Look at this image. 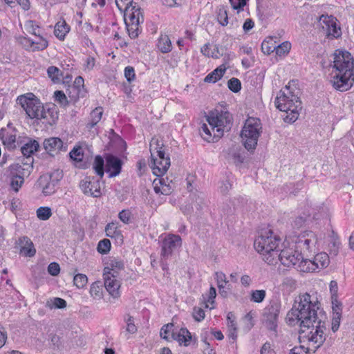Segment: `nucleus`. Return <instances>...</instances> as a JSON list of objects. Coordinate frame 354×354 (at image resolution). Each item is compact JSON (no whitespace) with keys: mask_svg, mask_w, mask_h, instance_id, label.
I'll return each mask as SVG.
<instances>
[{"mask_svg":"<svg viewBox=\"0 0 354 354\" xmlns=\"http://www.w3.org/2000/svg\"><path fill=\"white\" fill-rule=\"evenodd\" d=\"M182 239L179 235L169 234L161 243L160 263L162 270H167V259L172 255L174 251L181 247Z\"/></svg>","mask_w":354,"mask_h":354,"instance_id":"obj_8","label":"nucleus"},{"mask_svg":"<svg viewBox=\"0 0 354 354\" xmlns=\"http://www.w3.org/2000/svg\"><path fill=\"white\" fill-rule=\"evenodd\" d=\"M48 41L43 37H39V41H34L32 50H43L48 47Z\"/></svg>","mask_w":354,"mask_h":354,"instance_id":"obj_54","label":"nucleus"},{"mask_svg":"<svg viewBox=\"0 0 354 354\" xmlns=\"http://www.w3.org/2000/svg\"><path fill=\"white\" fill-rule=\"evenodd\" d=\"M67 92L70 100L74 102L80 97H84L86 94V90H79L72 86L68 87Z\"/></svg>","mask_w":354,"mask_h":354,"instance_id":"obj_37","label":"nucleus"},{"mask_svg":"<svg viewBox=\"0 0 354 354\" xmlns=\"http://www.w3.org/2000/svg\"><path fill=\"white\" fill-rule=\"evenodd\" d=\"M153 189L156 194L169 195L174 189L170 183H167L164 178H157L153 181Z\"/></svg>","mask_w":354,"mask_h":354,"instance_id":"obj_22","label":"nucleus"},{"mask_svg":"<svg viewBox=\"0 0 354 354\" xmlns=\"http://www.w3.org/2000/svg\"><path fill=\"white\" fill-rule=\"evenodd\" d=\"M330 83L333 88L344 92L354 84V59L346 50H336L334 53Z\"/></svg>","mask_w":354,"mask_h":354,"instance_id":"obj_2","label":"nucleus"},{"mask_svg":"<svg viewBox=\"0 0 354 354\" xmlns=\"http://www.w3.org/2000/svg\"><path fill=\"white\" fill-rule=\"evenodd\" d=\"M111 250V241L107 239H104L99 241L97 250L102 254H107Z\"/></svg>","mask_w":354,"mask_h":354,"instance_id":"obj_41","label":"nucleus"},{"mask_svg":"<svg viewBox=\"0 0 354 354\" xmlns=\"http://www.w3.org/2000/svg\"><path fill=\"white\" fill-rule=\"evenodd\" d=\"M47 73L48 77L51 78L53 82L59 81V77L62 75L60 70L57 67L53 66L48 68Z\"/></svg>","mask_w":354,"mask_h":354,"instance_id":"obj_48","label":"nucleus"},{"mask_svg":"<svg viewBox=\"0 0 354 354\" xmlns=\"http://www.w3.org/2000/svg\"><path fill=\"white\" fill-rule=\"evenodd\" d=\"M60 267L57 263L53 262L48 266V272L52 276H57L59 273Z\"/></svg>","mask_w":354,"mask_h":354,"instance_id":"obj_61","label":"nucleus"},{"mask_svg":"<svg viewBox=\"0 0 354 354\" xmlns=\"http://www.w3.org/2000/svg\"><path fill=\"white\" fill-rule=\"evenodd\" d=\"M57 118L58 115L56 111L50 108L46 109L44 107H43L42 111L39 115L38 120L44 119L46 120V123L52 125L55 122Z\"/></svg>","mask_w":354,"mask_h":354,"instance_id":"obj_27","label":"nucleus"},{"mask_svg":"<svg viewBox=\"0 0 354 354\" xmlns=\"http://www.w3.org/2000/svg\"><path fill=\"white\" fill-rule=\"evenodd\" d=\"M51 215V209L48 207H40L37 210V216L40 220L46 221L48 219Z\"/></svg>","mask_w":354,"mask_h":354,"instance_id":"obj_42","label":"nucleus"},{"mask_svg":"<svg viewBox=\"0 0 354 354\" xmlns=\"http://www.w3.org/2000/svg\"><path fill=\"white\" fill-rule=\"evenodd\" d=\"M207 121L213 132L216 129L217 133H214V137L217 138L223 136L224 131H230L232 124V116L228 111H211L207 117Z\"/></svg>","mask_w":354,"mask_h":354,"instance_id":"obj_7","label":"nucleus"},{"mask_svg":"<svg viewBox=\"0 0 354 354\" xmlns=\"http://www.w3.org/2000/svg\"><path fill=\"white\" fill-rule=\"evenodd\" d=\"M88 281L86 275L84 274H77L73 278V283L78 288H82L86 286Z\"/></svg>","mask_w":354,"mask_h":354,"instance_id":"obj_44","label":"nucleus"},{"mask_svg":"<svg viewBox=\"0 0 354 354\" xmlns=\"http://www.w3.org/2000/svg\"><path fill=\"white\" fill-rule=\"evenodd\" d=\"M290 324H299V333H306L304 337L315 351L323 345L326 340V313L319 307L317 301H313L311 296L305 293L299 296L298 305H295L287 314Z\"/></svg>","mask_w":354,"mask_h":354,"instance_id":"obj_1","label":"nucleus"},{"mask_svg":"<svg viewBox=\"0 0 354 354\" xmlns=\"http://www.w3.org/2000/svg\"><path fill=\"white\" fill-rule=\"evenodd\" d=\"M291 48V44L288 41H284L280 45L274 47V50H276V54L281 56L284 55L285 54L288 53Z\"/></svg>","mask_w":354,"mask_h":354,"instance_id":"obj_45","label":"nucleus"},{"mask_svg":"<svg viewBox=\"0 0 354 354\" xmlns=\"http://www.w3.org/2000/svg\"><path fill=\"white\" fill-rule=\"evenodd\" d=\"M227 86L229 89L234 93L239 92L241 88V81L236 77L231 78L227 82Z\"/></svg>","mask_w":354,"mask_h":354,"instance_id":"obj_50","label":"nucleus"},{"mask_svg":"<svg viewBox=\"0 0 354 354\" xmlns=\"http://www.w3.org/2000/svg\"><path fill=\"white\" fill-rule=\"evenodd\" d=\"M174 324L172 323H170V324H167L166 325H164L161 330H160V335L161 336L162 338L167 340V341H169V334L171 335V331L172 330H175L174 328Z\"/></svg>","mask_w":354,"mask_h":354,"instance_id":"obj_51","label":"nucleus"},{"mask_svg":"<svg viewBox=\"0 0 354 354\" xmlns=\"http://www.w3.org/2000/svg\"><path fill=\"white\" fill-rule=\"evenodd\" d=\"M158 47L162 53H167L171 50V41L168 35H160L158 39Z\"/></svg>","mask_w":354,"mask_h":354,"instance_id":"obj_30","label":"nucleus"},{"mask_svg":"<svg viewBox=\"0 0 354 354\" xmlns=\"http://www.w3.org/2000/svg\"><path fill=\"white\" fill-rule=\"evenodd\" d=\"M278 261L288 268L297 266V268L302 272H309L313 269L310 266H306L307 263L310 262L309 259H304L296 248H288L281 250L280 252H278L276 264Z\"/></svg>","mask_w":354,"mask_h":354,"instance_id":"obj_6","label":"nucleus"},{"mask_svg":"<svg viewBox=\"0 0 354 354\" xmlns=\"http://www.w3.org/2000/svg\"><path fill=\"white\" fill-rule=\"evenodd\" d=\"M63 147V142L59 138H49L44 141V147L50 156L58 153Z\"/></svg>","mask_w":354,"mask_h":354,"instance_id":"obj_20","label":"nucleus"},{"mask_svg":"<svg viewBox=\"0 0 354 354\" xmlns=\"http://www.w3.org/2000/svg\"><path fill=\"white\" fill-rule=\"evenodd\" d=\"M232 188V185L229 180L223 181L221 185L219 187L221 193L223 194H227Z\"/></svg>","mask_w":354,"mask_h":354,"instance_id":"obj_64","label":"nucleus"},{"mask_svg":"<svg viewBox=\"0 0 354 354\" xmlns=\"http://www.w3.org/2000/svg\"><path fill=\"white\" fill-rule=\"evenodd\" d=\"M115 3L117 5V7L119 8V10H126L127 12L129 11V6H132L133 3V0H115Z\"/></svg>","mask_w":354,"mask_h":354,"instance_id":"obj_56","label":"nucleus"},{"mask_svg":"<svg viewBox=\"0 0 354 354\" xmlns=\"http://www.w3.org/2000/svg\"><path fill=\"white\" fill-rule=\"evenodd\" d=\"M248 0H230L233 9L236 10L238 12L243 10V7L246 5Z\"/></svg>","mask_w":354,"mask_h":354,"instance_id":"obj_58","label":"nucleus"},{"mask_svg":"<svg viewBox=\"0 0 354 354\" xmlns=\"http://www.w3.org/2000/svg\"><path fill=\"white\" fill-rule=\"evenodd\" d=\"M163 144L158 139L153 138L150 142V152H156L162 149Z\"/></svg>","mask_w":354,"mask_h":354,"instance_id":"obj_57","label":"nucleus"},{"mask_svg":"<svg viewBox=\"0 0 354 354\" xmlns=\"http://www.w3.org/2000/svg\"><path fill=\"white\" fill-rule=\"evenodd\" d=\"M319 22L326 31L328 38L337 39L342 36L341 28L337 24V19L335 17L322 15L319 18Z\"/></svg>","mask_w":354,"mask_h":354,"instance_id":"obj_11","label":"nucleus"},{"mask_svg":"<svg viewBox=\"0 0 354 354\" xmlns=\"http://www.w3.org/2000/svg\"><path fill=\"white\" fill-rule=\"evenodd\" d=\"M124 22L129 32V35L131 39L136 38L140 33L139 24L141 22H129L127 18L124 19Z\"/></svg>","mask_w":354,"mask_h":354,"instance_id":"obj_35","label":"nucleus"},{"mask_svg":"<svg viewBox=\"0 0 354 354\" xmlns=\"http://www.w3.org/2000/svg\"><path fill=\"white\" fill-rule=\"evenodd\" d=\"M124 76L128 82H131L135 78V71L132 66H127L124 68Z\"/></svg>","mask_w":354,"mask_h":354,"instance_id":"obj_62","label":"nucleus"},{"mask_svg":"<svg viewBox=\"0 0 354 354\" xmlns=\"http://www.w3.org/2000/svg\"><path fill=\"white\" fill-rule=\"evenodd\" d=\"M124 269V263L118 259H114L104 268V272L109 271L113 275L119 276V272Z\"/></svg>","mask_w":354,"mask_h":354,"instance_id":"obj_29","label":"nucleus"},{"mask_svg":"<svg viewBox=\"0 0 354 354\" xmlns=\"http://www.w3.org/2000/svg\"><path fill=\"white\" fill-rule=\"evenodd\" d=\"M104 288L109 294L113 299H118L120 297V288L121 279L119 276L111 274L109 271L103 272Z\"/></svg>","mask_w":354,"mask_h":354,"instance_id":"obj_13","label":"nucleus"},{"mask_svg":"<svg viewBox=\"0 0 354 354\" xmlns=\"http://www.w3.org/2000/svg\"><path fill=\"white\" fill-rule=\"evenodd\" d=\"M226 71V67L224 64L218 66L214 69L212 72L209 73L205 77L204 81L205 82H216L219 80L224 75Z\"/></svg>","mask_w":354,"mask_h":354,"instance_id":"obj_28","label":"nucleus"},{"mask_svg":"<svg viewBox=\"0 0 354 354\" xmlns=\"http://www.w3.org/2000/svg\"><path fill=\"white\" fill-rule=\"evenodd\" d=\"M309 348L303 346H295L290 350V354H308Z\"/></svg>","mask_w":354,"mask_h":354,"instance_id":"obj_63","label":"nucleus"},{"mask_svg":"<svg viewBox=\"0 0 354 354\" xmlns=\"http://www.w3.org/2000/svg\"><path fill=\"white\" fill-rule=\"evenodd\" d=\"M192 315L196 322H201L205 318V311L201 308L194 307Z\"/></svg>","mask_w":354,"mask_h":354,"instance_id":"obj_59","label":"nucleus"},{"mask_svg":"<svg viewBox=\"0 0 354 354\" xmlns=\"http://www.w3.org/2000/svg\"><path fill=\"white\" fill-rule=\"evenodd\" d=\"M17 102L24 108L30 119H39V115L44 106L34 94L29 93L20 95L17 97Z\"/></svg>","mask_w":354,"mask_h":354,"instance_id":"obj_9","label":"nucleus"},{"mask_svg":"<svg viewBox=\"0 0 354 354\" xmlns=\"http://www.w3.org/2000/svg\"><path fill=\"white\" fill-rule=\"evenodd\" d=\"M124 321L127 323L126 330L131 334L136 333L137 327L134 324V318L128 314L125 316Z\"/></svg>","mask_w":354,"mask_h":354,"instance_id":"obj_43","label":"nucleus"},{"mask_svg":"<svg viewBox=\"0 0 354 354\" xmlns=\"http://www.w3.org/2000/svg\"><path fill=\"white\" fill-rule=\"evenodd\" d=\"M299 91L295 93L290 90V85L281 91L276 97L274 103L278 109L287 113L284 121L289 123L295 122L299 117V111L301 110V102L298 96Z\"/></svg>","mask_w":354,"mask_h":354,"instance_id":"obj_4","label":"nucleus"},{"mask_svg":"<svg viewBox=\"0 0 354 354\" xmlns=\"http://www.w3.org/2000/svg\"><path fill=\"white\" fill-rule=\"evenodd\" d=\"M266 291L264 290H256L251 292V301L260 303L263 301L266 297Z\"/></svg>","mask_w":354,"mask_h":354,"instance_id":"obj_47","label":"nucleus"},{"mask_svg":"<svg viewBox=\"0 0 354 354\" xmlns=\"http://www.w3.org/2000/svg\"><path fill=\"white\" fill-rule=\"evenodd\" d=\"M281 239L274 234L272 230H261L255 239L254 247L262 255L263 260L270 265H275L278 257Z\"/></svg>","mask_w":354,"mask_h":354,"instance_id":"obj_3","label":"nucleus"},{"mask_svg":"<svg viewBox=\"0 0 354 354\" xmlns=\"http://www.w3.org/2000/svg\"><path fill=\"white\" fill-rule=\"evenodd\" d=\"M39 148V142L35 140H30L24 146L21 147V151L24 156L26 157V160L28 158H32L31 156L37 151Z\"/></svg>","mask_w":354,"mask_h":354,"instance_id":"obj_26","label":"nucleus"},{"mask_svg":"<svg viewBox=\"0 0 354 354\" xmlns=\"http://www.w3.org/2000/svg\"><path fill=\"white\" fill-rule=\"evenodd\" d=\"M69 30H70V28L66 24L65 21H59L56 24V25L55 26L54 33H55V35L59 40H64L66 33L68 32Z\"/></svg>","mask_w":354,"mask_h":354,"instance_id":"obj_32","label":"nucleus"},{"mask_svg":"<svg viewBox=\"0 0 354 354\" xmlns=\"http://www.w3.org/2000/svg\"><path fill=\"white\" fill-rule=\"evenodd\" d=\"M106 235L111 238L122 236L120 231L118 230V223L111 222L105 227Z\"/></svg>","mask_w":354,"mask_h":354,"instance_id":"obj_34","label":"nucleus"},{"mask_svg":"<svg viewBox=\"0 0 354 354\" xmlns=\"http://www.w3.org/2000/svg\"><path fill=\"white\" fill-rule=\"evenodd\" d=\"M131 212L129 209H123L118 214L119 219L124 224L130 223Z\"/></svg>","mask_w":354,"mask_h":354,"instance_id":"obj_55","label":"nucleus"},{"mask_svg":"<svg viewBox=\"0 0 354 354\" xmlns=\"http://www.w3.org/2000/svg\"><path fill=\"white\" fill-rule=\"evenodd\" d=\"M317 239L313 232H304L299 235L295 241V248L299 249L301 254L311 251V248L315 246Z\"/></svg>","mask_w":354,"mask_h":354,"instance_id":"obj_14","label":"nucleus"},{"mask_svg":"<svg viewBox=\"0 0 354 354\" xmlns=\"http://www.w3.org/2000/svg\"><path fill=\"white\" fill-rule=\"evenodd\" d=\"M24 182V178L19 176H11L10 186L15 192H18Z\"/></svg>","mask_w":354,"mask_h":354,"instance_id":"obj_52","label":"nucleus"},{"mask_svg":"<svg viewBox=\"0 0 354 354\" xmlns=\"http://www.w3.org/2000/svg\"><path fill=\"white\" fill-rule=\"evenodd\" d=\"M32 165L33 158H28V160L23 161L21 164L13 163L9 167L10 175L24 178L30 174L33 169Z\"/></svg>","mask_w":354,"mask_h":354,"instance_id":"obj_15","label":"nucleus"},{"mask_svg":"<svg viewBox=\"0 0 354 354\" xmlns=\"http://www.w3.org/2000/svg\"><path fill=\"white\" fill-rule=\"evenodd\" d=\"M54 176H56L57 181L62 177V172L57 170L50 176H42L39 179V185L42 187V192L45 196L50 195L55 191V183L54 181H49Z\"/></svg>","mask_w":354,"mask_h":354,"instance_id":"obj_18","label":"nucleus"},{"mask_svg":"<svg viewBox=\"0 0 354 354\" xmlns=\"http://www.w3.org/2000/svg\"><path fill=\"white\" fill-rule=\"evenodd\" d=\"M90 294L94 299H100L102 295V286L100 281L94 282L90 288Z\"/></svg>","mask_w":354,"mask_h":354,"instance_id":"obj_40","label":"nucleus"},{"mask_svg":"<svg viewBox=\"0 0 354 354\" xmlns=\"http://www.w3.org/2000/svg\"><path fill=\"white\" fill-rule=\"evenodd\" d=\"M214 133H217L216 131V129L214 130V132L212 130L210 126L208 127L207 124H203L201 127V129L200 131V133L203 138L207 142H214V138H216V141L219 138L217 137H214Z\"/></svg>","mask_w":354,"mask_h":354,"instance_id":"obj_33","label":"nucleus"},{"mask_svg":"<svg viewBox=\"0 0 354 354\" xmlns=\"http://www.w3.org/2000/svg\"><path fill=\"white\" fill-rule=\"evenodd\" d=\"M342 315H333L331 322V330L333 333L338 330L340 325Z\"/></svg>","mask_w":354,"mask_h":354,"instance_id":"obj_60","label":"nucleus"},{"mask_svg":"<svg viewBox=\"0 0 354 354\" xmlns=\"http://www.w3.org/2000/svg\"><path fill=\"white\" fill-rule=\"evenodd\" d=\"M122 162L117 156L112 154H107L106 156V171L109 177H115L121 172Z\"/></svg>","mask_w":354,"mask_h":354,"instance_id":"obj_17","label":"nucleus"},{"mask_svg":"<svg viewBox=\"0 0 354 354\" xmlns=\"http://www.w3.org/2000/svg\"><path fill=\"white\" fill-rule=\"evenodd\" d=\"M0 139L3 145L9 149L16 148V134L9 133L6 129L0 130Z\"/></svg>","mask_w":354,"mask_h":354,"instance_id":"obj_25","label":"nucleus"},{"mask_svg":"<svg viewBox=\"0 0 354 354\" xmlns=\"http://www.w3.org/2000/svg\"><path fill=\"white\" fill-rule=\"evenodd\" d=\"M93 167L95 173L102 178L104 173V161L100 156L95 157Z\"/></svg>","mask_w":354,"mask_h":354,"instance_id":"obj_38","label":"nucleus"},{"mask_svg":"<svg viewBox=\"0 0 354 354\" xmlns=\"http://www.w3.org/2000/svg\"><path fill=\"white\" fill-rule=\"evenodd\" d=\"M261 123L259 119L249 118L246 120L241 132V136L244 147L248 151L256 148L261 133Z\"/></svg>","mask_w":354,"mask_h":354,"instance_id":"obj_5","label":"nucleus"},{"mask_svg":"<svg viewBox=\"0 0 354 354\" xmlns=\"http://www.w3.org/2000/svg\"><path fill=\"white\" fill-rule=\"evenodd\" d=\"M279 310L280 305L278 303H272L265 308L263 321L269 330L277 332Z\"/></svg>","mask_w":354,"mask_h":354,"instance_id":"obj_12","label":"nucleus"},{"mask_svg":"<svg viewBox=\"0 0 354 354\" xmlns=\"http://www.w3.org/2000/svg\"><path fill=\"white\" fill-rule=\"evenodd\" d=\"M171 339L177 341L180 345L187 346L192 340V335L186 328H181L179 330H172Z\"/></svg>","mask_w":354,"mask_h":354,"instance_id":"obj_19","label":"nucleus"},{"mask_svg":"<svg viewBox=\"0 0 354 354\" xmlns=\"http://www.w3.org/2000/svg\"><path fill=\"white\" fill-rule=\"evenodd\" d=\"M20 254L25 257H32L36 253V250L31 240L27 236L19 239Z\"/></svg>","mask_w":354,"mask_h":354,"instance_id":"obj_23","label":"nucleus"},{"mask_svg":"<svg viewBox=\"0 0 354 354\" xmlns=\"http://www.w3.org/2000/svg\"><path fill=\"white\" fill-rule=\"evenodd\" d=\"M332 299V310L333 315H342V304L338 301L337 298Z\"/></svg>","mask_w":354,"mask_h":354,"instance_id":"obj_53","label":"nucleus"},{"mask_svg":"<svg viewBox=\"0 0 354 354\" xmlns=\"http://www.w3.org/2000/svg\"><path fill=\"white\" fill-rule=\"evenodd\" d=\"M80 186L85 194L93 197H99L102 194L100 184L98 180L91 179L90 177H86L81 181Z\"/></svg>","mask_w":354,"mask_h":354,"instance_id":"obj_16","label":"nucleus"},{"mask_svg":"<svg viewBox=\"0 0 354 354\" xmlns=\"http://www.w3.org/2000/svg\"><path fill=\"white\" fill-rule=\"evenodd\" d=\"M217 20L218 23L223 26H225L228 24L227 10L223 6H221L218 8Z\"/></svg>","mask_w":354,"mask_h":354,"instance_id":"obj_39","label":"nucleus"},{"mask_svg":"<svg viewBox=\"0 0 354 354\" xmlns=\"http://www.w3.org/2000/svg\"><path fill=\"white\" fill-rule=\"evenodd\" d=\"M151 156V165L153 173L158 177L163 176L168 170L170 166V158L166 153L163 149L152 152Z\"/></svg>","mask_w":354,"mask_h":354,"instance_id":"obj_10","label":"nucleus"},{"mask_svg":"<svg viewBox=\"0 0 354 354\" xmlns=\"http://www.w3.org/2000/svg\"><path fill=\"white\" fill-rule=\"evenodd\" d=\"M54 97L55 101L57 102L60 106H66L68 104L67 97L62 91H56L54 93Z\"/></svg>","mask_w":354,"mask_h":354,"instance_id":"obj_46","label":"nucleus"},{"mask_svg":"<svg viewBox=\"0 0 354 354\" xmlns=\"http://www.w3.org/2000/svg\"><path fill=\"white\" fill-rule=\"evenodd\" d=\"M46 306L50 309L59 308L62 309L66 306V301L62 298L55 297L47 301Z\"/></svg>","mask_w":354,"mask_h":354,"instance_id":"obj_36","label":"nucleus"},{"mask_svg":"<svg viewBox=\"0 0 354 354\" xmlns=\"http://www.w3.org/2000/svg\"><path fill=\"white\" fill-rule=\"evenodd\" d=\"M103 115V110L101 106L96 107L91 113V120L88 122L86 127L89 129L94 127L101 120Z\"/></svg>","mask_w":354,"mask_h":354,"instance_id":"obj_31","label":"nucleus"},{"mask_svg":"<svg viewBox=\"0 0 354 354\" xmlns=\"http://www.w3.org/2000/svg\"><path fill=\"white\" fill-rule=\"evenodd\" d=\"M69 156L71 158L75 161H82L84 157V153L82 147H74L73 149L69 153Z\"/></svg>","mask_w":354,"mask_h":354,"instance_id":"obj_49","label":"nucleus"},{"mask_svg":"<svg viewBox=\"0 0 354 354\" xmlns=\"http://www.w3.org/2000/svg\"><path fill=\"white\" fill-rule=\"evenodd\" d=\"M129 6V11L127 12L126 10H124V19L127 17H129V22H143V16L140 10V8L136 4V3H133L132 6Z\"/></svg>","mask_w":354,"mask_h":354,"instance_id":"obj_24","label":"nucleus"},{"mask_svg":"<svg viewBox=\"0 0 354 354\" xmlns=\"http://www.w3.org/2000/svg\"><path fill=\"white\" fill-rule=\"evenodd\" d=\"M309 263H307L306 266L313 268L310 270H315L316 268H324L329 264V257L326 252H320L316 254L313 260L309 259Z\"/></svg>","mask_w":354,"mask_h":354,"instance_id":"obj_21","label":"nucleus"}]
</instances>
